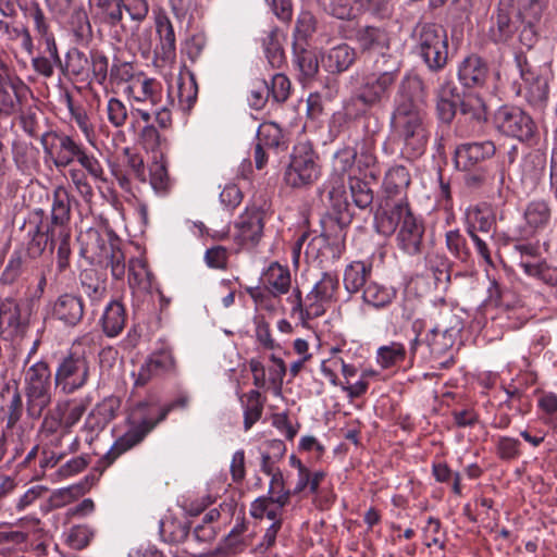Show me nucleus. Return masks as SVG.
I'll return each instance as SVG.
<instances>
[{"instance_id": "obj_51", "label": "nucleus", "mask_w": 557, "mask_h": 557, "mask_svg": "<svg viewBox=\"0 0 557 557\" xmlns=\"http://www.w3.org/2000/svg\"><path fill=\"white\" fill-rule=\"evenodd\" d=\"M96 535V530L89 524H75L65 533V543L73 549L86 548Z\"/></svg>"}, {"instance_id": "obj_62", "label": "nucleus", "mask_w": 557, "mask_h": 557, "mask_svg": "<svg viewBox=\"0 0 557 557\" xmlns=\"http://www.w3.org/2000/svg\"><path fill=\"white\" fill-rule=\"evenodd\" d=\"M339 287L338 276L334 273L325 272L321 278L313 285L312 292L320 299H325L327 302L331 301Z\"/></svg>"}, {"instance_id": "obj_60", "label": "nucleus", "mask_w": 557, "mask_h": 557, "mask_svg": "<svg viewBox=\"0 0 557 557\" xmlns=\"http://www.w3.org/2000/svg\"><path fill=\"white\" fill-rule=\"evenodd\" d=\"M379 375V371L372 368L363 369L359 375L358 381H356L354 384H345L344 393L349 399L359 398L368 392L370 381L376 380Z\"/></svg>"}, {"instance_id": "obj_44", "label": "nucleus", "mask_w": 557, "mask_h": 557, "mask_svg": "<svg viewBox=\"0 0 557 557\" xmlns=\"http://www.w3.org/2000/svg\"><path fill=\"white\" fill-rule=\"evenodd\" d=\"M45 46V54L33 58L32 66L37 74L48 78L53 75L54 67L62 66V61L55 41Z\"/></svg>"}, {"instance_id": "obj_19", "label": "nucleus", "mask_w": 557, "mask_h": 557, "mask_svg": "<svg viewBox=\"0 0 557 557\" xmlns=\"http://www.w3.org/2000/svg\"><path fill=\"white\" fill-rule=\"evenodd\" d=\"M290 304V315L297 318L302 327L311 329V321L325 313V299H320L315 294L309 292L302 299L301 292L295 288L287 298Z\"/></svg>"}, {"instance_id": "obj_11", "label": "nucleus", "mask_w": 557, "mask_h": 557, "mask_svg": "<svg viewBox=\"0 0 557 557\" xmlns=\"http://www.w3.org/2000/svg\"><path fill=\"white\" fill-rule=\"evenodd\" d=\"M267 210L257 203L247 205L233 224L232 240L238 249H253L263 236Z\"/></svg>"}, {"instance_id": "obj_18", "label": "nucleus", "mask_w": 557, "mask_h": 557, "mask_svg": "<svg viewBox=\"0 0 557 557\" xmlns=\"http://www.w3.org/2000/svg\"><path fill=\"white\" fill-rule=\"evenodd\" d=\"M173 356L169 350L161 349L151 352L138 369L132 372L134 387H144L150 382L164 377L173 370Z\"/></svg>"}, {"instance_id": "obj_38", "label": "nucleus", "mask_w": 557, "mask_h": 557, "mask_svg": "<svg viewBox=\"0 0 557 557\" xmlns=\"http://www.w3.org/2000/svg\"><path fill=\"white\" fill-rule=\"evenodd\" d=\"M397 290L391 285L370 282L362 292L363 302L375 308L384 309L388 307L396 298Z\"/></svg>"}, {"instance_id": "obj_36", "label": "nucleus", "mask_w": 557, "mask_h": 557, "mask_svg": "<svg viewBox=\"0 0 557 557\" xmlns=\"http://www.w3.org/2000/svg\"><path fill=\"white\" fill-rule=\"evenodd\" d=\"M466 231L488 233L495 224V214L485 203L469 207L466 210Z\"/></svg>"}, {"instance_id": "obj_16", "label": "nucleus", "mask_w": 557, "mask_h": 557, "mask_svg": "<svg viewBox=\"0 0 557 557\" xmlns=\"http://www.w3.org/2000/svg\"><path fill=\"white\" fill-rule=\"evenodd\" d=\"M494 122L502 136L512 139H530L534 136V122L521 109L502 107L496 112Z\"/></svg>"}, {"instance_id": "obj_63", "label": "nucleus", "mask_w": 557, "mask_h": 557, "mask_svg": "<svg viewBox=\"0 0 557 557\" xmlns=\"http://www.w3.org/2000/svg\"><path fill=\"white\" fill-rule=\"evenodd\" d=\"M12 150L14 160L21 168L35 164L39 157V150L32 145V141H13Z\"/></svg>"}, {"instance_id": "obj_10", "label": "nucleus", "mask_w": 557, "mask_h": 557, "mask_svg": "<svg viewBox=\"0 0 557 557\" xmlns=\"http://www.w3.org/2000/svg\"><path fill=\"white\" fill-rule=\"evenodd\" d=\"M515 62L520 75V82L516 81L512 84L515 94L522 97L534 112L542 113L548 103L547 79L523 54H517Z\"/></svg>"}, {"instance_id": "obj_41", "label": "nucleus", "mask_w": 557, "mask_h": 557, "mask_svg": "<svg viewBox=\"0 0 557 557\" xmlns=\"http://www.w3.org/2000/svg\"><path fill=\"white\" fill-rule=\"evenodd\" d=\"M67 15L69 28L76 44L87 46L92 38V29L87 12L84 8L74 5Z\"/></svg>"}, {"instance_id": "obj_8", "label": "nucleus", "mask_w": 557, "mask_h": 557, "mask_svg": "<svg viewBox=\"0 0 557 557\" xmlns=\"http://www.w3.org/2000/svg\"><path fill=\"white\" fill-rule=\"evenodd\" d=\"M322 172L318 154L310 141H297L293 147L290 160L286 166L283 181L294 189H307L320 178Z\"/></svg>"}, {"instance_id": "obj_2", "label": "nucleus", "mask_w": 557, "mask_h": 557, "mask_svg": "<svg viewBox=\"0 0 557 557\" xmlns=\"http://www.w3.org/2000/svg\"><path fill=\"white\" fill-rule=\"evenodd\" d=\"M374 226L377 233L384 236H391L398 230L396 240L403 252L409 256L421 252L424 225L422 220L413 214L407 199L386 202L376 211Z\"/></svg>"}, {"instance_id": "obj_42", "label": "nucleus", "mask_w": 557, "mask_h": 557, "mask_svg": "<svg viewBox=\"0 0 557 557\" xmlns=\"http://www.w3.org/2000/svg\"><path fill=\"white\" fill-rule=\"evenodd\" d=\"M87 407L88 403L84 399L59 401L55 405V411L61 416L65 433L70 434L72 432V429L85 414Z\"/></svg>"}, {"instance_id": "obj_22", "label": "nucleus", "mask_w": 557, "mask_h": 557, "mask_svg": "<svg viewBox=\"0 0 557 557\" xmlns=\"http://www.w3.org/2000/svg\"><path fill=\"white\" fill-rule=\"evenodd\" d=\"M394 98L395 110H421L424 102L423 82L417 75L407 74L397 83Z\"/></svg>"}, {"instance_id": "obj_28", "label": "nucleus", "mask_w": 557, "mask_h": 557, "mask_svg": "<svg viewBox=\"0 0 557 557\" xmlns=\"http://www.w3.org/2000/svg\"><path fill=\"white\" fill-rule=\"evenodd\" d=\"M283 39L284 34L276 26L269 27V29L263 32L261 37L265 58L272 69H281L286 62V57L282 46Z\"/></svg>"}, {"instance_id": "obj_59", "label": "nucleus", "mask_w": 557, "mask_h": 557, "mask_svg": "<svg viewBox=\"0 0 557 557\" xmlns=\"http://www.w3.org/2000/svg\"><path fill=\"white\" fill-rule=\"evenodd\" d=\"M350 194L355 205L360 209H366L373 202V191L368 183L349 175Z\"/></svg>"}, {"instance_id": "obj_20", "label": "nucleus", "mask_w": 557, "mask_h": 557, "mask_svg": "<svg viewBox=\"0 0 557 557\" xmlns=\"http://www.w3.org/2000/svg\"><path fill=\"white\" fill-rule=\"evenodd\" d=\"M29 94L30 88L20 76L0 81V117L21 112Z\"/></svg>"}, {"instance_id": "obj_43", "label": "nucleus", "mask_w": 557, "mask_h": 557, "mask_svg": "<svg viewBox=\"0 0 557 557\" xmlns=\"http://www.w3.org/2000/svg\"><path fill=\"white\" fill-rule=\"evenodd\" d=\"M64 70L67 75L82 82L90 79V58L77 48H72L65 55Z\"/></svg>"}, {"instance_id": "obj_40", "label": "nucleus", "mask_w": 557, "mask_h": 557, "mask_svg": "<svg viewBox=\"0 0 557 557\" xmlns=\"http://www.w3.org/2000/svg\"><path fill=\"white\" fill-rule=\"evenodd\" d=\"M372 272V265L363 261L350 262L344 271V287L349 294L360 292L367 285V280Z\"/></svg>"}, {"instance_id": "obj_56", "label": "nucleus", "mask_w": 557, "mask_h": 557, "mask_svg": "<svg viewBox=\"0 0 557 557\" xmlns=\"http://www.w3.org/2000/svg\"><path fill=\"white\" fill-rule=\"evenodd\" d=\"M282 509L283 508H278V506L275 505L274 500L265 496H260L251 503L250 515L256 519L267 517L269 520H272V522L282 521L280 519Z\"/></svg>"}, {"instance_id": "obj_14", "label": "nucleus", "mask_w": 557, "mask_h": 557, "mask_svg": "<svg viewBox=\"0 0 557 557\" xmlns=\"http://www.w3.org/2000/svg\"><path fill=\"white\" fill-rule=\"evenodd\" d=\"M125 94L145 122H149L150 112L139 106L153 109L161 104L163 100V86L156 78L148 77L144 73H137L132 85L125 87Z\"/></svg>"}, {"instance_id": "obj_26", "label": "nucleus", "mask_w": 557, "mask_h": 557, "mask_svg": "<svg viewBox=\"0 0 557 557\" xmlns=\"http://www.w3.org/2000/svg\"><path fill=\"white\" fill-rule=\"evenodd\" d=\"M286 444L282 440L267 441L258 448L259 470L267 476L281 472L280 463L286 454Z\"/></svg>"}, {"instance_id": "obj_33", "label": "nucleus", "mask_w": 557, "mask_h": 557, "mask_svg": "<svg viewBox=\"0 0 557 557\" xmlns=\"http://www.w3.org/2000/svg\"><path fill=\"white\" fill-rule=\"evenodd\" d=\"M261 282L264 288L276 295L287 294L292 285L290 271L287 267L272 262L263 272Z\"/></svg>"}, {"instance_id": "obj_55", "label": "nucleus", "mask_w": 557, "mask_h": 557, "mask_svg": "<svg viewBox=\"0 0 557 557\" xmlns=\"http://www.w3.org/2000/svg\"><path fill=\"white\" fill-rule=\"evenodd\" d=\"M356 159L357 146H344L334 153L332 173L351 175L350 172L355 170Z\"/></svg>"}, {"instance_id": "obj_34", "label": "nucleus", "mask_w": 557, "mask_h": 557, "mask_svg": "<svg viewBox=\"0 0 557 557\" xmlns=\"http://www.w3.org/2000/svg\"><path fill=\"white\" fill-rule=\"evenodd\" d=\"M128 285L134 294H148L152 289V274L141 258L128 262Z\"/></svg>"}, {"instance_id": "obj_46", "label": "nucleus", "mask_w": 557, "mask_h": 557, "mask_svg": "<svg viewBox=\"0 0 557 557\" xmlns=\"http://www.w3.org/2000/svg\"><path fill=\"white\" fill-rule=\"evenodd\" d=\"M407 358V349L399 342H391L380 346L376 350L375 360L382 369H389L400 364Z\"/></svg>"}, {"instance_id": "obj_5", "label": "nucleus", "mask_w": 557, "mask_h": 557, "mask_svg": "<svg viewBox=\"0 0 557 557\" xmlns=\"http://www.w3.org/2000/svg\"><path fill=\"white\" fill-rule=\"evenodd\" d=\"M71 197L66 188L59 186L53 191L51 206V222L48 232L51 236V247L57 248L53 280L62 282L67 272H71L72 231Z\"/></svg>"}, {"instance_id": "obj_3", "label": "nucleus", "mask_w": 557, "mask_h": 557, "mask_svg": "<svg viewBox=\"0 0 557 557\" xmlns=\"http://www.w3.org/2000/svg\"><path fill=\"white\" fill-rule=\"evenodd\" d=\"M459 108L455 136L468 137L475 134L485 121V104L475 92L459 94L451 83L444 84L437 92L436 113L443 124H449Z\"/></svg>"}, {"instance_id": "obj_9", "label": "nucleus", "mask_w": 557, "mask_h": 557, "mask_svg": "<svg viewBox=\"0 0 557 557\" xmlns=\"http://www.w3.org/2000/svg\"><path fill=\"white\" fill-rule=\"evenodd\" d=\"M51 370L44 361L33 363L25 371L24 391L26 397V412L32 419H39L52 400Z\"/></svg>"}, {"instance_id": "obj_12", "label": "nucleus", "mask_w": 557, "mask_h": 557, "mask_svg": "<svg viewBox=\"0 0 557 557\" xmlns=\"http://www.w3.org/2000/svg\"><path fill=\"white\" fill-rule=\"evenodd\" d=\"M90 364L84 354L71 352L60 359L54 372V385L60 393L71 395L88 382Z\"/></svg>"}, {"instance_id": "obj_50", "label": "nucleus", "mask_w": 557, "mask_h": 557, "mask_svg": "<svg viewBox=\"0 0 557 557\" xmlns=\"http://www.w3.org/2000/svg\"><path fill=\"white\" fill-rule=\"evenodd\" d=\"M516 26L509 14L503 10H498L495 20L488 32L490 38L498 42H507L515 34Z\"/></svg>"}, {"instance_id": "obj_58", "label": "nucleus", "mask_w": 557, "mask_h": 557, "mask_svg": "<svg viewBox=\"0 0 557 557\" xmlns=\"http://www.w3.org/2000/svg\"><path fill=\"white\" fill-rule=\"evenodd\" d=\"M27 17L37 36L45 45L55 41L53 33L50 30V25L40 8L34 7L29 9Z\"/></svg>"}, {"instance_id": "obj_4", "label": "nucleus", "mask_w": 557, "mask_h": 557, "mask_svg": "<svg viewBox=\"0 0 557 557\" xmlns=\"http://www.w3.org/2000/svg\"><path fill=\"white\" fill-rule=\"evenodd\" d=\"M164 420L162 404L156 398L150 397L135 404L126 419L127 430L100 459V466L107 468L112 465L121 455L139 445Z\"/></svg>"}, {"instance_id": "obj_53", "label": "nucleus", "mask_w": 557, "mask_h": 557, "mask_svg": "<svg viewBox=\"0 0 557 557\" xmlns=\"http://www.w3.org/2000/svg\"><path fill=\"white\" fill-rule=\"evenodd\" d=\"M247 404L244 407V429L249 431L262 416L263 401L258 389H251L246 395Z\"/></svg>"}, {"instance_id": "obj_6", "label": "nucleus", "mask_w": 557, "mask_h": 557, "mask_svg": "<svg viewBox=\"0 0 557 557\" xmlns=\"http://www.w3.org/2000/svg\"><path fill=\"white\" fill-rule=\"evenodd\" d=\"M462 323L448 307L438 311L434 326L425 336V345L430 351V359L434 369H448L454 363L453 347L460 334Z\"/></svg>"}, {"instance_id": "obj_61", "label": "nucleus", "mask_w": 557, "mask_h": 557, "mask_svg": "<svg viewBox=\"0 0 557 557\" xmlns=\"http://www.w3.org/2000/svg\"><path fill=\"white\" fill-rule=\"evenodd\" d=\"M198 87L194 76L181 78L177 85V98L181 108L188 111L197 100Z\"/></svg>"}, {"instance_id": "obj_32", "label": "nucleus", "mask_w": 557, "mask_h": 557, "mask_svg": "<svg viewBox=\"0 0 557 557\" xmlns=\"http://www.w3.org/2000/svg\"><path fill=\"white\" fill-rule=\"evenodd\" d=\"M356 40L363 51H376L381 55L387 53L389 38L387 33L380 27L364 26L357 30Z\"/></svg>"}, {"instance_id": "obj_30", "label": "nucleus", "mask_w": 557, "mask_h": 557, "mask_svg": "<svg viewBox=\"0 0 557 557\" xmlns=\"http://www.w3.org/2000/svg\"><path fill=\"white\" fill-rule=\"evenodd\" d=\"M100 323L106 336L113 338L120 335L126 323L124 305L119 300H111L104 308Z\"/></svg>"}, {"instance_id": "obj_25", "label": "nucleus", "mask_w": 557, "mask_h": 557, "mask_svg": "<svg viewBox=\"0 0 557 557\" xmlns=\"http://www.w3.org/2000/svg\"><path fill=\"white\" fill-rule=\"evenodd\" d=\"M24 330L18 304L11 298L0 299V335L12 339Z\"/></svg>"}, {"instance_id": "obj_31", "label": "nucleus", "mask_w": 557, "mask_h": 557, "mask_svg": "<svg viewBox=\"0 0 557 557\" xmlns=\"http://www.w3.org/2000/svg\"><path fill=\"white\" fill-rule=\"evenodd\" d=\"M81 287L91 306H98L107 296L106 278L95 269H85L79 275Z\"/></svg>"}, {"instance_id": "obj_54", "label": "nucleus", "mask_w": 557, "mask_h": 557, "mask_svg": "<svg viewBox=\"0 0 557 557\" xmlns=\"http://www.w3.org/2000/svg\"><path fill=\"white\" fill-rule=\"evenodd\" d=\"M269 478L270 483L268 494L264 496L274 500L278 508H284L286 505H288L290 496L295 494L293 491L285 487V480L282 471L270 475Z\"/></svg>"}, {"instance_id": "obj_13", "label": "nucleus", "mask_w": 557, "mask_h": 557, "mask_svg": "<svg viewBox=\"0 0 557 557\" xmlns=\"http://www.w3.org/2000/svg\"><path fill=\"white\" fill-rule=\"evenodd\" d=\"M160 533L164 541L171 543L184 542L186 550L193 556L205 557L210 554V549L203 547L196 549L195 544L208 545L216 535L215 529L212 524H199L194 529V532L189 534L186 525L175 523L174 521L161 522Z\"/></svg>"}, {"instance_id": "obj_17", "label": "nucleus", "mask_w": 557, "mask_h": 557, "mask_svg": "<svg viewBox=\"0 0 557 557\" xmlns=\"http://www.w3.org/2000/svg\"><path fill=\"white\" fill-rule=\"evenodd\" d=\"M49 317L65 327L77 326L85 315V302L81 295L62 293L47 307Z\"/></svg>"}, {"instance_id": "obj_49", "label": "nucleus", "mask_w": 557, "mask_h": 557, "mask_svg": "<svg viewBox=\"0 0 557 557\" xmlns=\"http://www.w3.org/2000/svg\"><path fill=\"white\" fill-rule=\"evenodd\" d=\"M445 244L449 253L462 263H470L472 259L471 250L467 238L460 230H450L445 234Z\"/></svg>"}, {"instance_id": "obj_35", "label": "nucleus", "mask_w": 557, "mask_h": 557, "mask_svg": "<svg viewBox=\"0 0 557 557\" xmlns=\"http://www.w3.org/2000/svg\"><path fill=\"white\" fill-rule=\"evenodd\" d=\"M410 174L404 165L391 166L383 180V190L388 198L400 196V199L406 198V190L410 185Z\"/></svg>"}, {"instance_id": "obj_45", "label": "nucleus", "mask_w": 557, "mask_h": 557, "mask_svg": "<svg viewBox=\"0 0 557 557\" xmlns=\"http://www.w3.org/2000/svg\"><path fill=\"white\" fill-rule=\"evenodd\" d=\"M248 525L242 521L237 523L222 542L221 550L228 555L243 552L251 543V534H248Z\"/></svg>"}, {"instance_id": "obj_48", "label": "nucleus", "mask_w": 557, "mask_h": 557, "mask_svg": "<svg viewBox=\"0 0 557 557\" xmlns=\"http://www.w3.org/2000/svg\"><path fill=\"white\" fill-rule=\"evenodd\" d=\"M540 420L554 433H557V394L543 392L537 398Z\"/></svg>"}, {"instance_id": "obj_64", "label": "nucleus", "mask_w": 557, "mask_h": 557, "mask_svg": "<svg viewBox=\"0 0 557 557\" xmlns=\"http://www.w3.org/2000/svg\"><path fill=\"white\" fill-rule=\"evenodd\" d=\"M521 443L518 438L510 436H498L495 445V453L503 461L518 459L521 455Z\"/></svg>"}, {"instance_id": "obj_37", "label": "nucleus", "mask_w": 557, "mask_h": 557, "mask_svg": "<svg viewBox=\"0 0 557 557\" xmlns=\"http://www.w3.org/2000/svg\"><path fill=\"white\" fill-rule=\"evenodd\" d=\"M322 194H326L332 208L337 212L348 210L349 202L345 186V175L332 173L324 182Z\"/></svg>"}, {"instance_id": "obj_52", "label": "nucleus", "mask_w": 557, "mask_h": 557, "mask_svg": "<svg viewBox=\"0 0 557 557\" xmlns=\"http://www.w3.org/2000/svg\"><path fill=\"white\" fill-rule=\"evenodd\" d=\"M29 240L27 243L26 251L29 258L36 259L40 257L46 250L48 244L51 250L57 248L51 247V236L48 232V226L44 231L40 225H36L33 230L28 231Z\"/></svg>"}, {"instance_id": "obj_23", "label": "nucleus", "mask_w": 557, "mask_h": 557, "mask_svg": "<svg viewBox=\"0 0 557 557\" xmlns=\"http://www.w3.org/2000/svg\"><path fill=\"white\" fill-rule=\"evenodd\" d=\"M392 125L396 135L404 139H426L430 136L426 134L422 110H394Z\"/></svg>"}, {"instance_id": "obj_29", "label": "nucleus", "mask_w": 557, "mask_h": 557, "mask_svg": "<svg viewBox=\"0 0 557 557\" xmlns=\"http://www.w3.org/2000/svg\"><path fill=\"white\" fill-rule=\"evenodd\" d=\"M495 150L494 141H466L456 148L455 154L458 163L468 166L493 156Z\"/></svg>"}, {"instance_id": "obj_39", "label": "nucleus", "mask_w": 557, "mask_h": 557, "mask_svg": "<svg viewBox=\"0 0 557 557\" xmlns=\"http://www.w3.org/2000/svg\"><path fill=\"white\" fill-rule=\"evenodd\" d=\"M154 24L163 59H171L174 57L176 49L174 27L168 14L162 10L154 13Z\"/></svg>"}, {"instance_id": "obj_57", "label": "nucleus", "mask_w": 557, "mask_h": 557, "mask_svg": "<svg viewBox=\"0 0 557 557\" xmlns=\"http://www.w3.org/2000/svg\"><path fill=\"white\" fill-rule=\"evenodd\" d=\"M249 295L252 298L257 310L275 312L280 307L281 295H276L264 287L250 288Z\"/></svg>"}, {"instance_id": "obj_21", "label": "nucleus", "mask_w": 557, "mask_h": 557, "mask_svg": "<svg viewBox=\"0 0 557 557\" xmlns=\"http://www.w3.org/2000/svg\"><path fill=\"white\" fill-rule=\"evenodd\" d=\"M524 226L519 228L516 239H529L548 227L552 220L549 203L535 199L527 203L523 210Z\"/></svg>"}, {"instance_id": "obj_15", "label": "nucleus", "mask_w": 557, "mask_h": 557, "mask_svg": "<svg viewBox=\"0 0 557 557\" xmlns=\"http://www.w3.org/2000/svg\"><path fill=\"white\" fill-rule=\"evenodd\" d=\"M314 332L321 343L329 338L335 342V345L330 348V357L321 361L320 371L332 386H338L339 377L337 373L341 371L344 362L342 355L346 341L342 333L335 329L331 319H326L321 324H318Z\"/></svg>"}, {"instance_id": "obj_47", "label": "nucleus", "mask_w": 557, "mask_h": 557, "mask_svg": "<svg viewBox=\"0 0 557 557\" xmlns=\"http://www.w3.org/2000/svg\"><path fill=\"white\" fill-rule=\"evenodd\" d=\"M40 434L48 444L59 446L67 433L64 432V425L61 416L55 409L48 412L41 422Z\"/></svg>"}, {"instance_id": "obj_27", "label": "nucleus", "mask_w": 557, "mask_h": 557, "mask_svg": "<svg viewBox=\"0 0 557 557\" xmlns=\"http://www.w3.org/2000/svg\"><path fill=\"white\" fill-rule=\"evenodd\" d=\"M356 50L347 44L330 48L322 54V65L329 73L346 72L356 61Z\"/></svg>"}, {"instance_id": "obj_7", "label": "nucleus", "mask_w": 557, "mask_h": 557, "mask_svg": "<svg viewBox=\"0 0 557 557\" xmlns=\"http://www.w3.org/2000/svg\"><path fill=\"white\" fill-rule=\"evenodd\" d=\"M413 51L431 72H440L448 61L446 30L435 23H418L412 30Z\"/></svg>"}, {"instance_id": "obj_24", "label": "nucleus", "mask_w": 557, "mask_h": 557, "mask_svg": "<svg viewBox=\"0 0 557 557\" xmlns=\"http://www.w3.org/2000/svg\"><path fill=\"white\" fill-rule=\"evenodd\" d=\"M488 77L486 62L476 54L463 59L458 66V81L466 88L483 87Z\"/></svg>"}, {"instance_id": "obj_1", "label": "nucleus", "mask_w": 557, "mask_h": 557, "mask_svg": "<svg viewBox=\"0 0 557 557\" xmlns=\"http://www.w3.org/2000/svg\"><path fill=\"white\" fill-rule=\"evenodd\" d=\"M401 61L392 53L379 55L372 70L363 74L359 85L351 92L346 103V112L350 115H362L373 108L385 106L399 81Z\"/></svg>"}]
</instances>
